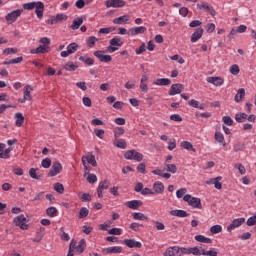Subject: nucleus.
Instances as JSON below:
<instances>
[{
  "label": "nucleus",
  "mask_w": 256,
  "mask_h": 256,
  "mask_svg": "<svg viewBox=\"0 0 256 256\" xmlns=\"http://www.w3.org/2000/svg\"><path fill=\"white\" fill-rule=\"evenodd\" d=\"M183 201L188 203L190 207L193 209H203V205L201 204V198L193 197L191 194H186L183 197Z\"/></svg>",
  "instance_id": "obj_1"
},
{
  "label": "nucleus",
  "mask_w": 256,
  "mask_h": 256,
  "mask_svg": "<svg viewBox=\"0 0 256 256\" xmlns=\"http://www.w3.org/2000/svg\"><path fill=\"white\" fill-rule=\"evenodd\" d=\"M164 256H182L185 255V247L171 246L163 253Z\"/></svg>",
  "instance_id": "obj_2"
},
{
  "label": "nucleus",
  "mask_w": 256,
  "mask_h": 256,
  "mask_svg": "<svg viewBox=\"0 0 256 256\" xmlns=\"http://www.w3.org/2000/svg\"><path fill=\"white\" fill-rule=\"evenodd\" d=\"M124 157L128 161H138V163H141V161H143V154L137 152V150H127L124 153Z\"/></svg>",
  "instance_id": "obj_3"
},
{
  "label": "nucleus",
  "mask_w": 256,
  "mask_h": 256,
  "mask_svg": "<svg viewBox=\"0 0 256 256\" xmlns=\"http://www.w3.org/2000/svg\"><path fill=\"white\" fill-rule=\"evenodd\" d=\"M13 223L14 225H16V227H20L22 231H27L29 229V225L26 224L27 218L23 214H20L17 217H15Z\"/></svg>",
  "instance_id": "obj_4"
},
{
  "label": "nucleus",
  "mask_w": 256,
  "mask_h": 256,
  "mask_svg": "<svg viewBox=\"0 0 256 256\" xmlns=\"http://www.w3.org/2000/svg\"><path fill=\"white\" fill-rule=\"evenodd\" d=\"M21 13H23V9H17V10H14V11L8 13L5 16V19L8 23V25L15 23V21H17V19H19V17H21Z\"/></svg>",
  "instance_id": "obj_5"
},
{
  "label": "nucleus",
  "mask_w": 256,
  "mask_h": 256,
  "mask_svg": "<svg viewBox=\"0 0 256 256\" xmlns=\"http://www.w3.org/2000/svg\"><path fill=\"white\" fill-rule=\"evenodd\" d=\"M109 43H110V46L108 47V51L110 53H115V51H117L119 49L117 47H122V45H123V42L119 36L112 38L109 41Z\"/></svg>",
  "instance_id": "obj_6"
},
{
  "label": "nucleus",
  "mask_w": 256,
  "mask_h": 256,
  "mask_svg": "<svg viewBox=\"0 0 256 256\" xmlns=\"http://www.w3.org/2000/svg\"><path fill=\"white\" fill-rule=\"evenodd\" d=\"M67 19L68 16L66 14L60 13L56 16H50L47 20V23H49V25H57V23H61V21H67Z\"/></svg>",
  "instance_id": "obj_7"
},
{
  "label": "nucleus",
  "mask_w": 256,
  "mask_h": 256,
  "mask_svg": "<svg viewBox=\"0 0 256 256\" xmlns=\"http://www.w3.org/2000/svg\"><path fill=\"white\" fill-rule=\"evenodd\" d=\"M127 3L124 0H106L105 6L107 9H110V7H113L114 9H119L121 7H125Z\"/></svg>",
  "instance_id": "obj_8"
},
{
  "label": "nucleus",
  "mask_w": 256,
  "mask_h": 256,
  "mask_svg": "<svg viewBox=\"0 0 256 256\" xmlns=\"http://www.w3.org/2000/svg\"><path fill=\"white\" fill-rule=\"evenodd\" d=\"M63 171V165H61V162L55 161L53 162L52 168L48 173V177H56V175H59Z\"/></svg>",
  "instance_id": "obj_9"
},
{
  "label": "nucleus",
  "mask_w": 256,
  "mask_h": 256,
  "mask_svg": "<svg viewBox=\"0 0 256 256\" xmlns=\"http://www.w3.org/2000/svg\"><path fill=\"white\" fill-rule=\"evenodd\" d=\"M111 185V182L108 180H103L99 183L97 188V195L99 199H103V191H106V189H109V186Z\"/></svg>",
  "instance_id": "obj_10"
},
{
  "label": "nucleus",
  "mask_w": 256,
  "mask_h": 256,
  "mask_svg": "<svg viewBox=\"0 0 256 256\" xmlns=\"http://www.w3.org/2000/svg\"><path fill=\"white\" fill-rule=\"evenodd\" d=\"M104 52L101 50H97L94 52V57H97L101 63H109L113 60V57L111 55H104Z\"/></svg>",
  "instance_id": "obj_11"
},
{
  "label": "nucleus",
  "mask_w": 256,
  "mask_h": 256,
  "mask_svg": "<svg viewBox=\"0 0 256 256\" xmlns=\"http://www.w3.org/2000/svg\"><path fill=\"white\" fill-rule=\"evenodd\" d=\"M203 247H191V248H184V255H196V256H201L203 255Z\"/></svg>",
  "instance_id": "obj_12"
},
{
  "label": "nucleus",
  "mask_w": 256,
  "mask_h": 256,
  "mask_svg": "<svg viewBox=\"0 0 256 256\" xmlns=\"http://www.w3.org/2000/svg\"><path fill=\"white\" fill-rule=\"evenodd\" d=\"M243 223H245V218L234 219L231 222V224L227 226V231L229 233H231V231H233V229H237V227H241V225H243Z\"/></svg>",
  "instance_id": "obj_13"
},
{
  "label": "nucleus",
  "mask_w": 256,
  "mask_h": 256,
  "mask_svg": "<svg viewBox=\"0 0 256 256\" xmlns=\"http://www.w3.org/2000/svg\"><path fill=\"white\" fill-rule=\"evenodd\" d=\"M145 31H147V27L145 26L133 27L128 30V35L135 37V35H143Z\"/></svg>",
  "instance_id": "obj_14"
},
{
  "label": "nucleus",
  "mask_w": 256,
  "mask_h": 256,
  "mask_svg": "<svg viewBox=\"0 0 256 256\" xmlns=\"http://www.w3.org/2000/svg\"><path fill=\"white\" fill-rule=\"evenodd\" d=\"M197 9H204V11H208L212 17H215V15H217V12L213 8V6L209 5V3L206 2L197 4Z\"/></svg>",
  "instance_id": "obj_15"
},
{
  "label": "nucleus",
  "mask_w": 256,
  "mask_h": 256,
  "mask_svg": "<svg viewBox=\"0 0 256 256\" xmlns=\"http://www.w3.org/2000/svg\"><path fill=\"white\" fill-rule=\"evenodd\" d=\"M124 245L129 247V249H133L134 247L141 249V247H143V244L135 239H124Z\"/></svg>",
  "instance_id": "obj_16"
},
{
  "label": "nucleus",
  "mask_w": 256,
  "mask_h": 256,
  "mask_svg": "<svg viewBox=\"0 0 256 256\" xmlns=\"http://www.w3.org/2000/svg\"><path fill=\"white\" fill-rule=\"evenodd\" d=\"M35 13L39 19H43V11H45V4L43 2L38 1L35 5Z\"/></svg>",
  "instance_id": "obj_17"
},
{
  "label": "nucleus",
  "mask_w": 256,
  "mask_h": 256,
  "mask_svg": "<svg viewBox=\"0 0 256 256\" xmlns=\"http://www.w3.org/2000/svg\"><path fill=\"white\" fill-rule=\"evenodd\" d=\"M183 92V84H173L170 87L169 95H179Z\"/></svg>",
  "instance_id": "obj_18"
},
{
  "label": "nucleus",
  "mask_w": 256,
  "mask_h": 256,
  "mask_svg": "<svg viewBox=\"0 0 256 256\" xmlns=\"http://www.w3.org/2000/svg\"><path fill=\"white\" fill-rule=\"evenodd\" d=\"M126 207H128L129 209H133V210H137L139 209V207H141L143 205V201L141 200H132V201H127L125 203Z\"/></svg>",
  "instance_id": "obj_19"
},
{
  "label": "nucleus",
  "mask_w": 256,
  "mask_h": 256,
  "mask_svg": "<svg viewBox=\"0 0 256 256\" xmlns=\"http://www.w3.org/2000/svg\"><path fill=\"white\" fill-rule=\"evenodd\" d=\"M203 28H198L195 32L191 35V42L197 43L203 37Z\"/></svg>",
  "instance_id": "obj_20"
},
{
  "label": "nucleus",
  "mask_w": 256,
  "mask_h": 256,
  "mask_svg": "<svg viewBox=\"0 0 256 256\" xmlns=\"http://www.w3.org/2000/svg\"><path fill=\"white\" fill-rule=\"evenodd\" d=\"M153 193H156V195H161L165 191V185L162 184V182H155L153 184Z\"/></svg>",
  "instance_id": "obj_21"
},
{
  "label": "nucleus",
  "mask_w": 256,
  "mask_h": 256,
  "mask_svg": "<svg viewBox=\"0 0 256 256\" xmlns=\"http://www.w3.org/2000/svg\"><path fill=\"white\" fill-rule=\"evenodd\" d=\"M207 82L212 83V85H215L216 87H221V85H223L221 77H208Z\"/></svg>",
  "instance_id": "obj_22"
},
{
  "label": "nucleus",
  "mask_w": 256,
  "mask_h": 256,
  "mask_svg": "<svg viewBox=\"0 0 256 256\" xmlns=\"http://www.w3.org/2000/svg\"><path fill=\"white\" fill-rule=\"evenodd\" d=\"M49 47H47V46H43V45H40L39 47H37L36 49H32L31 51H30V53L32 54V55H39V54H43V53H47L49 50Z\"/></svg>",
  "instance_id": "obj_23"
},
{
  "label": "nucleus",
  "mask_w": 256,
  "mask_h": 256,
  "mask_svg": "<svg viewBox=\"0 0 256 256\" xmlns=\"http://www.w3.org/2000/svg\"><path fill=\"white\" fill-rule=\"evenodd\" d=\"M104 251H105L107 254L122 253V252H123V247H121V246L108 247V248H105Z\"/></svg>",
  "instance_id": "obj_24"
},
{
  "label": "nucleus",
  "mask_w": 256,
  "mask_h": 256,
  "mask_svg": "<svg viewBox=\"0 0 256 256\" xmlns=\"http://www.w3.org/2000/svg\"><path fill=\"white\" fill-rule=\"evenodd\" d=\"M170 215H172L173 217H189V213H187V211L185 210H172L170 211Z\"/></svg>",
  "instance_id": "obj_25"
},
{
  "label": "nucleus",
  "mask_w": 256,
  "mask_h": 256,
  "mask_svg": "<svg viewBox=\"0 0 256 256\" xmlns=\"http://www.w3.org/2000/svg\"><path fill=\"white\" fill-rule=\"evenodd\" d=\"M244 97H245V88H240V89H238V92L235 95L234 100L236 101V103H241V101H243Z\"/></svg>",
  "instance_id": "obj_26"
},
{
  "label": "nucleus",
  "mask_w": 256,
  "mask_h": 256,
  "mask_svg": "<svg viewBox=\"0 0 256 256\" xmlns=\"http://www.w3.org/2000/svg\"><path fill=\"white\" fill-rule=\"evenodd\" d=\"M154 85H159L161 87H165L167 85H171V81L168 78H158L154 82Z\"/></svg>",
  "instance_id": "obj_27"
},
{
  "label": "nucleus",
  "mask_w": 256,
  "mask_h": 256,
  "mask_svg": "<svg viewBox=\"0 0 256 256\" xmlns=\"http://www.w3.org/2000/svg\"><path fill=\"white\" fill-rule=\"evenodd\" d=\"M81 25H83V18L78 17L73 20L72 25L70 27H71V29H73V31H75V30L79 29V27H81Z\"/></svg>",
  "instance_id": "obj_28"
},
{
  "label": "nucleus",
  "mask_w": 256,
  "mask_h": 256,
  "mask_svg": "<svg viewBox=\"0 0 256 256\" xmlns=\"http://www.w3.org/2000/svg\"><path fill=\"white\" fill-rule=\"evenodd\" d=\"M114 145L115 147H118V149H127V142L125 141V139L115 138Z\"/></svg>",
  "instance_id": "obj_29"
},
{
  "label": "nucleus",
  "mask_w": 256,
  "mask_h": 256,
  "mask_svg": "<svg viewBox=\"0 0 256 256\" xmlns=\"http://www.w3.org/2000/svg\"><path fill=\"white\" fill-rule=\"evenodd\" d=\"M194 239L195 241H198V243H213V240H211V238H207L204 235H196Z\"/></svg>",
  "instance_id": "obj_30"
},
{
  "label": "nucleus",
  "mask_w": 256,
  "mask_h": 256,
  "mask_svg": "<svg viewBox=\"0 0 256 256\" xmlns=\"http://www.w3.org/2000/svg\"><path fill=\"white\" fill-rule=\"evenodd\" d=\"M15 125L16 127H21V125H23V122L25 121V117H23V114H21V112H18L15 114Z\"/></svg>",
  "instance_id": "obj_31"
},
{
  "label": "nucleus",
  "mask_w": 256,
  "mask_h": 256,
  "mask_svg": "<svg viewBox=\"0 0 256 256\" xmlns=\"http://www.w3.org/2000/svg\"><path fill=\"white\" fill-rule=\"evenodd\" d=\"M66 49L70 55H73V53H76V51L79 49V44L72 42L67 46Z\"/></svg>",
  "instance_id": "obj_32"
},
{
  "label": "nucleus",
  "mask_w": 256,
  "mask_h": 256,
  "mask_svg": "<svg viewBox=\"0 0 256 256\" xmlns=\"http://www.w3.org/2000/svg\"><path fill=\"white\" fill-rule=\"evenodd\" d=\"M214 137H215V140L217 141V143H220V145H223V147H225V145H227L225 143V136H223V133L216 132Z\"/></svg>",
  "instance_id": "obj_33"
},
{
  "label": "nucleus",
  "mask_w": 256,
  "mask_h": 256,
  "mask_svg": "<svg viewBox=\"0 0 256 256\" xmlns=\"http://www.w3.org/2000/svg\"><path fill=\"white\" fill-rule=\"evenodd\" d=\"M133 219H135V221H147V216H145V214L141 213V212H134L132 214Z\"/></svg>",
  "instance_id": "obj_34"
},
{
  "label": "nucleus",
  "mask_w": 256,
  "mask_h": 256,
  "mask_svg": "<svg viewBox=\"0 0 256 256\" xmlns=\"http://www.w3.org/2000/svg\"><path fill=\"white\" fill-rule=\"evenodd\" d=\"M181 147H183V149H186V151H193V153H195V151H197L194 147L193 144H191V142L189 141H183L181 143Z\"/></svg>",
  "instance_id": "obj_35"
},
{
  "label": "nucleus",
  "mask_w": 256,
  "mask_h": 256,
  "mask_svg": "<svg viewBox=\"0 0 256 256\" xmlns=\"http://www.w3.org/2000/svg\"><path fill=\"white\" fill-rule=\"evenodd\" d=\"M37 171H39V169L30 168L29 175H30L31 179H35L36 181H39L41 179V175H37Z\"/></svg>",
  "instance_id": "obj_36"
},
{
  "label": "nucleus",
  "mask_w": 256,
  "mask_h": 256,
  "mask_svg": "<svg viewBox=\"0 0 256 256\" xmlns=\"http://www.w3.org/2000/svg\"><path fill=\"white\" fill-rule=\"evenodd\" d=\"M31 91H33V88L30 85H26L24 88V99L31 101Z\"/></svg>",
  "instance_id": "obj_37"
},
{
  "label": "nucleus",
  "mask_w": 256,
  "mask_h": 256,
  "mask_svg": "<svg viewBox=\"0 0 256 256\" xmlns=\"http://www.w3.org/2000/svg\"><path fill=\"white\" fill-rule=\"evenodd\" d=\"M63 69H65V71H75L77 69V65H75L73 61H69L63 66Z\"/></svg>",
  "instance_id": "obj_38"
},
{
  "label": "nucleus",
  "mask_w": 256,
  "mask_h": 256,
  "mask_svg": "<svg viewBox=\"0 0 256 256\" xmlns=\"http://www.w3.org/2000/svg\"><path fill=\"white\" fill-rule=\"evenodd\" d=\"M79 61H82V63H85V65H94L95 60H93V58H87L85 56H80L79 57Z\"/></svg>",
  "instance_id": "obj_39"
},
{
  "label": "nucleus",
  "mask_w": 256,
  "mask_h": 256,
  "mask_svg": "<svg viewBox=\"0 0 256 256\" xmlns=\"http://www.w3.org/2000/svg\"><path fill=\"white\" fill-rule=\"evenodd\" d=\"M13 151L12 147L5 149L3 152H0V159H9L10 153Z\"/></svg>",
  "instance_id": "obj_40"
},
{
  "label": "nucleus",
  "mask_w": 256,
  "mask_h": 256,
  "mask_svg": "<svg viewBox=\"0 0 256 256\" xmlns=\"http://www.w3.org/2000/svg\"><path fill=\"white\" fill-rule=\"evenodd\" d=\"M221 231H223V227L218 224L210 228V233H212V235H217L218 233H221Z\"/></svg>",
  "instance_id": "obj_41"
},
{
  "label": "nucleus",
  "mask_w": 256,
  "mask_h": 256,
  "mask_svg": "<svg viewBox=\"0 0 256 256\" xmlns=\"http://www.w3.org/2000/svg\"><path fill=\"white\" fill-rule=\"evenodd\" d=\"M128 21L127 16H120L113 20L114 25H123V23H126Z\"/></svg>",
  "instance_id": "obj_42"
},
{
  "label": "nucleus",
  "mask_w": 256,
  "mask_h": 256,
  "mask_svg": "<svg viewBox=\"0 0 256 256\" xmlns=\"http://www.w3.org/2000/svg\"><path fill=\"white\" fill-rule=\"evenodd\" d=\"M54 190L56 191V193L63 195V192L65 191V187L63 186V184L57 182L54 184Z\"/></svg>",
  "instance_id": "obj_43"
},
{
  "label": "nucleus",
  "mask_w": 256,
  "mask_h": 256,
  "mask_svg": "<svg viewBox=\"0 0 256 256\" xmlns=\"http://www.w3.org/2000/svg\"><path fill=\"white\" fill-rule=\"evenodd\" d=\"M165 167L168 173H177V166L175 164L165 163Z\"/></svg>",
  "instance_id": "obj_44"
},
{
  "label": "nucleus",
  "mask_w": 256,
  "mask_h": 256,
  "mask_svg": "<svg viewBox=\"0 0 256 256\" xmlns=\"http://www.w3.org/2000/svg\"><path fill=\"white\" fill-rule=\"evenodd\" d=\"M125 134V129L123 127H116L114 129V137L115 139H119L120 135H124Z\"/></svg>",
  "instance_id": "obj_45"
},
{
  "label": "nucleus",
  "mask_w": 256,
  "mask_h": 256,
  "mask_svg": "<svg viewBox=\"0 0 256 256\" xmlns=\"http://www.w3.org/2000/svg\"><path fill=\"white\" fill-rule=\"evenodd\" d=\"M86 161L92 165V167H97V160L95 159V155L86 156Z\"/></svg>",
  "instance_id": "obj_46"
},
{
  "label": "nucleus",
  "mask_w": 256,
  "mask_h": 256,
  "mask_svg": "<svg viewBox=\"0 0 256 256\" xmlns=\"http://www.w3.org/2000/svg\"><path fill=\"white\" fill-rule=\"evenodd\" d=\"M46 214L48 217H56L57 216V208L49 207L46 209Z\"/></svg>",
  "instance_id": "obj_47"
},
{
  "label": "nucleus",
  "mask_w": 256,
  "mask_h": 256,
  "mask_svg": "<svg viewBox=\"0 0 256 256\" xmlns=\"http://www.w3.org/2000/svg\"><path fill=\"white\" fill-rule=\"evenodd\" d=\"M247 119V114L245 113H239L235 115V120L237 123H243Z\"/></svg>",
  "instance_id": "obj_48"
},
{
  "label": "nucleus",
  "mask_w": 256,
  "mask_h": 256,
  "mask_svg": "<svg viewBox=\"0 0 256 256\" xmlns=\"http://www.w3.org/2000/svg\"><path fill=\"white\" fill-rule=\"evenodd\" d=\"M89 215V209L87 207H82L79 212V219H85Z\"/></svg>",
  "instance_id": "obj_49"
},
{
  "label": "nucleus",
  "mask_w": 256,
  "mask_h": 256,
  "mask_svg": "<svg viewBox=\"0 0 256 256\" xmlns=\"http://www.w3.org/2000/svg\"><path fill=\"white\" fill-rule=\"evenodd\" d=\"M97 41H99V39H97V37L95 36H90L87 40V45L88 47H95V43H97Z\"/></svg>",
  "instance_id": "obj_50"
},
{
  "label": "nucleus",
  "mask_w": 256,
  "mask_h": 256,
  "mask_svg": "<svg viewBox=\"0 0 256 256\" xmlns=\"http://www.w3.org/2000/svg\"><path fill=\"white\" fill-rule=\"evenodd\" d=\"M112 31H115V27H106V28H101L99 30V33L102 35H107L109 33H112Z\"/></svg>",
  "instance_id": "obj_51"
},
{
  "label": "nucleus",
  "mask_w": 256,
  "mask_h": 256,
  "mask_svg": "<svg viewBox=\"0 0 256 256\" xmlns=\"http://www.w3.org/2000/svg\"><path fill=\"white\" fill-rule=\"evenodd\" d=\"M36 4H37V2L25 3V4H23V9H26L27 11H33Z\"/></svg>",
  "instance_id": "obj_52"
},
{
  "label": "nucleus",
  "mask_w": 256,
  "mask_h": 256,
  "mask_svg": "<svg viewBox=\"0 0 256 256\" xmlns=\"http://www.w3.org/2000/svg\"><path fill=\"white\" fill-rule=\"evenodd\" d=\"M246 224L248 227H253L256 225V215L249 217L246 221Z\"/></svg>",
  "instance_id": "obj_53"
},
{
  "label": "nucleus",
  "mask_w": 256,
  "mask_h": 256,
  "mask_svg": "<svg viewBox=\"0 0 256 256\" xmlns=\"http://www.w3.org/2000/svg\"><path fill=\"white\" fill-rule=\"evenodd\" d=\"M41 165L44 169H49V167H51V158L43 159Z\"/></svg>",
  "instance_id": "obj_54"
},
{
  "label": "nucleus",
  "mask_w": 256,
  "mask_h": 256,
  "mask_svg": "<svg viewBox=\"0 0 256 256\" xmlns=\"http://www.w3.org/2000/svg\"><path fill=\"white\" fill-rule=\"evenodd\" d=\"M109 235H121L123 230L121 228H112L108 230Z\"/></svg>",
  "instance_id": "obj_55"
},
{
  "label": "nucleus",
  "mask_w": 256,
  "mask_h": 256,
  "mask_svg": "<svg viewBox=\"0 0 256 256\" xmlns=\"http://www.w3.org/2000/svg\"><path fill=\"white\" fill-rule=\"evenodd\" d=\"M87 181L91 185H93L94 183H97V175H95V174H88Z\"/></svg>",
  "instance_id": "obj_56"
},
{
  "label": "nucleus",
  "mask_w": 256,
  "mask_h": 256,
  "mask_svg": "<svg viewBox=\"0 0 256 256\" xmlns=\"http://www.w3.org/2000/svg\"><path fill=\"white\" fill-rule=\"evenodd\" d=\"M85 247H87L86 241L85 239H81L77 246V249H80V253H83V251H85Z\"/></svg>",
  "instance_id": "obj_57"
},
{
  "label": "nucleus",
  "mask_w": 256,
  "mask_h": 256,
  "mask_svg": "<svg viewBox=\"0 0 256 256\" xmlns=\"http://www.w3.org/2000/svg\"><path fill=\"white\" fill-rule=\"evenodd\" d=\"M221 179H223V177L221 176L216 177V180L214 181L215 189H222L223 184L220 183Z\"/></svg>",
  "instance_id": "obj_58"
},
{
  "label": "nucleus",
  "mask_w": 256,
  "mask_h": 256,
  "mask_svg": "<svg viewBox=\"0 0 256 256\" xmlns=\"http://www.w3.org/2000/svg\"><path fill=\"white\" fill-rule=\"evenodd\" d=\"M19 50L17 48H6L3 50L4 55H11L17 53Z\"/></svg>",
  "instance_id": "obj_59"
},
{
  "label": "nucleus",
  "mask_w": 256,
  "mask_h": 256,
  "mask_svg": "<svg viewBox=\"0 0 256 256\" xmlns=\"http://www.w3.org/2000/svg\"><path fill=\"white\" fill-rule=\"evenodd\" d=\"M202 255H204V256H217V251H215V250L205 251V248H204V249H202Z\"/></svg>",
  "instance_id": "obj_60"
},
{
  "label": "nucleus",
  "mask_w": 256,
  "mask_h": 256,
  "mask_svg": "<svg viewBox=\"0 0 256 256\" xmlns=\"http://www.w3.org/2000/svg\"><path fill=\"white\" fill-rule=\"evenodd\" d=\"M223 123H225V125H228V127H231L233 125V119H231V117L229 116H224L222 118Z\"/></svg>",
  "instance_id": "obj_61"
},
{
  "label": "nucleus",
  "mask_w": 256,
  "mask_h": 256,
  "mask_svg": "<svg viewBox=\"0 0 256 256\" xmlns=\"http://www.w3.org/2000/svg\"><path fill=\"white\" fill-rule=\"evenodd\" d=\"M187 193V188H181L178 191H176V197L178 199H182V197Z\"/></svg>",
  "instance_id": "obj_62"
},
{
  "label": "nucleus",
  "mask_w": 256,
  "mask_h": 256,
  "mask_svg": "<svg viewBox=\"0 0 256 256\" xmlns=\"http://www.w3.org/2000/svg\"><path fill=\"white\" fill-rule=\"evenodd\" d=\"M80 199L84 203H87V202L91 201V196L89 193H82V196L80 197Z\"/></svg>",
  "instance_id": "obj_63"
},
{
  "label": "nucleus",
  "mask_w": 256,
  "mask_h": 256,
  "mask_svg": "<svg viewBox=\"0 0 256 256\" xmlns=\"http://www.w3.org/2000/svg\"><path fill=\"white\" fill-rule=\"evenodd\" d=\"M230 73H232V75H239V66L234 64L230 67Z\"/></svg>",
  "instance_id": "obj_64"
}]
</instances>
